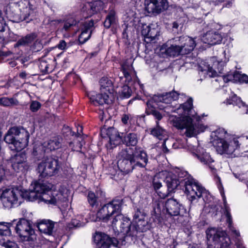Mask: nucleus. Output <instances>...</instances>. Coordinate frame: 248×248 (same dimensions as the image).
Instances as JSON below:
<instances>
[{
    "label": "nucleus",
    "instance_id": "nucleus-1",
    "mask_svg": "<svg viewBox=\"0 0 248 248\" xmlns=\"http://www.w3.org/2000/svg\"><path fill=\"white\" fill-rule=\"evenodd\" d=\"M171 103L172 102L168 104L162 102L158 103L159 109L164 110L165 112H175L182 116L180 117L170 115L169 117V121L171 124L178 129H185V134L187 137H194L204 130L205 127L202 124L197 125L194 124L192 118L190 116L191 115L193 117V115L191 114L192 99L191 98L188 99L186 102L177 107L170 105Z\"/></svg>",
    "mask_w": 248,
    "mask_h": 248
},
{
    "label": "nucleus",
    "instance_id": "nucleus-2",
    "mask_svg": "<svg viewBox=\"0 0 248 248\" xmlns=\"http://www.w3.org/2000/svg\"><path fill=\"white\" fill-rule=\"evenodd\" d=\"M163 176L165 177L164 181L167 186L168 192H171L179 186L180 188L184 190L191 203L201 197H202L204 201L206 202L205 197L209 195L208 192L187 171L180 170L177 176L167 172V174Z\"/></svg>",
    "mask_w": 248,
    "mask_h": 248
},
{
    "label": "nucleus",
    "instance_id": "nucleus-3",
    "mask_svg": "<svg viewBox=\"0 0 248 248\" xmlns=\"http://www.w3.org/2000/svg\"><path fill=\"white\" fill-rule=\"evenodd\" d=\"M31 187L32 188L23 195V198L31 202L37 201L38 203L56 205L66 202L69 195V190L65 188H61L59 191L52 190V185L47 182H35Z\"/></svg>",
    "mask_w": 248,
    "mask_h": 248
},
{
    "label": "nucleus",
    "instance_id": "nucleus-4",
    "mask_svg": "<svg viewBox=\"0 0 248 248\" xmlns=\"http://www.w3.org/2000/svg\"><path fill=\"white\" fill-rule=\"evenodd\" d=\"M121 202L118 200H114L103 206L96 214L97 221L102 220L104 222H108L112 219L111 225L116 227L120 223V229L121 232L127 235H134V232L131 231V221L129 218L125 217L120 214Z\"/></svg>",
    "mask_w": 248,
    "mask_h": 248
},
{
    "label": "nucleus",
    "instance_id": "nucleus-5",
    "mask_svg": "<svg viewBox=\"0 0 248 248\" xmlns=\"http://www.w3.org/2000/svg\"><path fill=\"white\" fill-rule=\"evenodd\" d=\"M228 137V133L223 128L211 133V141L218 154L236 155L235 153L239 151L244 142L248 144V137Z\"/></svg>",
    "mask_w": 248,
    "mask_h": 248
},
{
    "label": "nucleus",
    "instance_id": "nucleus-6",
    "mask_svg": "<svg viewBox=\"0 0 248 248\" xmlns=\"http://www.w3.org/2000/svg\"><path fill=\"white\" fill-rule=\"evenodd\" d=\"M33 1V0H18L10 3L5 11L7 18L15 22L26 20L34 9Z\"/></svg>",
    "mask_w": 248,
    "mask_h": 248
},
{
    "label": "nucleus",
    "instance_id": "nucleus-7",
    "mask_svg": "<svg viewBox=\"0 0 248 248\" xmlns=\"http://www.w3.org/2000/svg\"><path fill=\"white\" fill-rule=\"evenodd\" d=\"M122 69L124 77L120 78L122 80L124 79L126 84L122 88L121 95L124 98H128L133 93H136L137 90L141 92L143 86L140 84L132 65L124 63L122 65Z\"/></svg>",
    "mask_w": 248,
    "mask_h": 248
},
{
    "label": "nucleus",
    "instance_id": "nucleus-8",
    "mask_svg": "<svg viewBox=\"0 0 248 248\" xmlns=\"http://www.w3.org/2000/svg\"><path fill=\"white\" fill-rule=\"evenodd\" d=\"M29 137L30 134L25 129L13 127L8 131L4 140L10 144L12 150L20 151L28 146Z\"/></svg>",
    "mask_w": 248,
    "mask_h": 248
},
{
    "label": "nucleus",
    "instance_id": "nucleus-9",
    "mask_svg": "<svg viewBox=\"0 0 248 248\" xmlns=\"http://www.w3.org/2000/svg\"><path fill=\"white\" fill-rule=\"evenodd\" d=\"M184 96L185 94L183 93H178L175 91L169 92L165 94L155 95L147 102L146 113L147 115H153L157 120L156 122H158L162 119L163 115L155 109L153 103H155L158 106V103L160 102L168 104L170 103L172 100H177Z\"/></svg>",
    "mask_w": 248,
    "mask_h": 248
},
{
    "label": "nucleus",
    "instance_id": "nucleus-10",
    "mask_svg": "<svg viewBox=\"0 0 248 248\" xmlns=\"http://www.w3.org/2000/svg\"><path fill=\"white\" fill-rule=\"evenodd\" d=\"M183 206L173 198L168 199L165 203L162 200L155 201L153 203L154 212L158 222L161 221L162 215L177 216Z\"/></svg>",
    "mask_w": 248,
    "mask_h": 248
},
{
    "label": "nucleus",
    "instance_id": "nucleus-11",
    "mask_svg": "<svg viewBox=\"0 0 248 248\" xmlns=\"http://www.w3.org/2000/svg\"><path fill=\"white\" fill-rule=\"evenodd\" d=\"M206 237L209 242H213L215 248H245L242 244L231 245V241L226 232L218 229L211 228L206 231Z\"/></svg>",
    "mask_w": 248,
    "mask_h": 248
},
{
    "label": "nucleus",
    "instance_id": "nucleus-12",
    "mask_svg": "<svg viewBox=\"0 0 248 248\" xmlns=\"http://www.w3.org/2000/svg\"><path fill=\"white\" fill-rule=\"evenodd\" d=\"M224 59H218L217 57H214L211 58L209 63L204 64L203 66H200L199 70L202 73H206L210 77L218 76V73H222L224 70L225 63L229 61V59L226 58V51H223Z\"/></svg>",
    "mask_w": 248,
    "mask_h": 248
},
{
    "label": "nucleus",
    "instance_id": "nucleus-13",
    "mask_svg": "<svg viewBox=\"0 0 248 248\" xmlns=\"http://www.w3.org/2000/svg\"><path fill=\"white\" fill-rule=\"evenodd\" d=\"M117 158V166L121 171L128 173L136 168L133 161L132 155L128 153L127 148L122 149L119 152Z\"/></svg>",
    "mask_w": 248,
    "mask_h": 248
},
{
    "label": "nucleus",
    "instance_id": "nucleus-14",
    "mask_svg": "<svg viewBox=\"0 0 248 248\" xmlns=\"http://www.w3.org/2000/svg\"><path fill=\"white\" fill-rule=\"evenodd\" d=\"M16 231L22 241H32L35 237L30 221L25 218L19 219L16 224Z\"/></svg>",
    "mask_w": 248,
    "mask_h": 248
},
{
    "label": "nucleus",
    "instance_id": "nucleus-15",
    "mask_svg": "<svg viewBox=\"0 0 248 248\" xmlns=\"http://www.w3.org/2000/svg\"><path fill=\"white\" fill-rule=\"evenodd\" d=\"M21 196V192L18 189L6 188L1 194V202L4 207L10 208L14 205L20 204L18 201Z\"/></svg>",
    "mask_w": 248,
    "mask_h": 248
},
{
    "label": "nucleus",
    "instance_id": "nucleus-16",
    "mask_svg": "<svg viewBox=\"0 0 248 248\" xmlns=\"http://www.w3.org/2000/svg\"><path fill=\"white\" fill-rule=\"evenodd\" d=\"M193 155L197 157L201 163L208 167L211 171L215 170V162L209 153L202 147H195L191 146L189 147Z\"/></svg>",
    "mask_w": 248,
    "mask_h": 248
},
{
    "label": "nucleus",
    "instance_id": "nucleus-17",
    "mask_svg": "<svg viewBox=\"0 0 248 248\" xmlns=\"http://www.w3.org/2000/svg\"><path fill=\"white\" fill-rule=\"evenodd\" d=\"M222 26L217 23H212L211 24V30L207 31L203 34L201 40L203 43L210 45H215L220 44L223 39V35L218 31L214 30H219L221 29Z\"/></svg>",
    "mask_w": 248,
    "mask_h": 248
},
{
    "label": "nucleus",
    "instance_id": "nucleus-18",
    "mask_svg": "<svg viewBox=\"0 0 248 248\" xmlns=\"http://www.w3.org/2000/svg\"><path fill=\"white\" fill-rule=\"evenodd\" d=\"M93 25V21L92 19H81L78 21V30L76 31H74V33H76L78 31H81V33L78 37L79 43L84 44L90 39L94 28Z\"/></svg>",
    "mask_w": 248,
    "mask_h": 248
},
{
    "label": "nucleus",
    "instance_id": "nucleus-19",
    "mask_svg": "<svg viewBox=\"0 0 248 248\" xmlns=\"http://www.w3.org/2000/svg\"><path fill=\"white\" fill-rule=\"evenodd\" d=\"M96 248H109L111 246L119 247V242L115 238H110L108 235L96 232L93 236Z\"/></svg>",
    "mask_w": 248,
    "mask_h": 248
},
{
    "label": "nucleus",
    "instance_id": "nucleus-20",
    "mask_svg": "<svg viewBox=\"0 0 248 248\" xmlns=\"http://www.w3.org/2000/svg\"><path fill=\"white\" fill-rule=\"evenodd\" d=\"M11 162L13 169L17 172H24L30 168V165L27 162L26 154L24 152L17 154L12 157Z\"/></svg>",
    "mask_w": 248,
    "mask_h": 248
},
{
    "label": "nucleus",
    "instance_id": "nucleus-21",
    "mask_svg": "<svg viewBox=\"0 0 248 248\" xmlns=\"http://www.w3.org/2000/svg\"><path fill=\"white\" fill-rule=\"evenodd\" d=\"M61 146L60 139L58 137H55L44 142L40 146L35 147L33 149V154L34 155H37L45 152L58 149Z\"/></svg>",
    "mask_w": 248,
    "mask_h": 248
},
{
    "label": "nucleus",
    "instance_id": "nucleus-22",
    "mask_svg": "<svg viewBox=\"0 0 248 248\" xmlns=\"http://www.w3.org/2000/svg\"><path fill=\"white\" fill-rule=\"evenodd\" d=\"M167 0H145V10L149 14H158L168 7Z\"/></svg>",
    "mask_w": 248,
    "mask_h": 248
},
{
    "label": "nucleus",
    "instance_id": "nucleus-23",
    "mask_svg": "<svg viewBox=\"0 0 248 248\" xmlns=\"http://www.w3.org/2000/svg\"><path fill=\"white\" fill-rule=\"evenodd\" d=\"M218 189L219 190L220 194L222 196L224 206V215L226 217V221L227 223L228 224V227L229 228L230 230L232 232V233L235 236L238 237L240 236L239 232L237 231L234 227L232 226V220L231 215L230 213V208L227 204L226 198L225 196L224 192L223 190V188L221 184H219L218 186Z\"/></svg>",
    "mask_w": 248,
    "mask_h": 248
},
{
    "label": "nucleus",
    "instance_id": "nucleus-24",
    "mask_svg": "<svg viewBox=\"0 0 248 248\" xmlns=\"http://www.w3.org/2000/svg\"><path fill=\"white\" fill-rule=\"evenodd\" d=\"M174 40L179 44L182 51V55L189 53L196 46L195 41L187 36L177 37L174 38Z\"/></svg>",
    "mask_w": 248,
    "mask_h": 248
},
{
    "label": "nucleus",
    "instance_id": "nucleus-25",
    "mask_svg": "<svg viewBox=\"0 0 248 248\" xmlns=\"http://www.w3.org/2000/svg\"><path fill=\"white\" fill-rule=\"evenodd\" d=\"M136 167L145 168L148 164V158L146 152L140 147H136L131 154Z\"/></svg>",
    "mask_w": 248,
    "mask_h": 248
},
{
    "label": "nucleus",
    "instance_id": "nucleus-26",
    "mask_svg": "<svg viewBox=\"0 0 248 248\" xmlns=\"http://www.w3.org/2000/svg\"><path fill=\"white\" fill-rule=\"evenodd\" d=\"M168 45L164 44L160 48L162 53H165L170 56L175 57L180 54L182 55L181 48L178 42H175L174 38L168 42Z\"/></svg>",
    "mask_w": 248,
    "mask_h": 248
},
{
    "label": "nucleus",
    "instance_id": "nucleus-27",
    "mask_svg": "<svg viewBox=\"0 0 248 248\" xmlns=\"http://www.w3.org/2000/svg\"><path fill=\"white\" fill-rule=\"evenodd\" d=\"M155 217V214L153 211L152 214V217L149 220L146 217L135 224V228L136 231L141 232H146L151 228L155 226L156 224H158L160 222H158Z\"/></svg>",
    "mask_w": 248,
    "mask_h": 248
},
{
    "label": "nucleus",
    "instance_id": "nucleus-28",
    "mask_svg": "<svg viewBox=\"0 0 248 248\" xmlns=\"http://www.w3.org/2000/svg\"><path fill=\"white\" fill-rule=\"evenodd\" d=\"M150 133L158 139L164 140L162 144V151L165 154L168 153L169 150L166 145V142L167 141V139L166 137L167 132L163 128L159 125V122H156V126L151 129Z\"/></svg>",
    "mask_w": 248,
    "mask_h": 248
},
{
    "label": "nucleus",
    "instance_id": "nucleus-29",
    "mask_svg": "<svg viewBox=\"0 0 248 248\" xmlns=\"http://www.w3.org/2000/svg\"><path fill=\"white\" fill-rule=\"evenodd\" d=\"M221 79H223L224 82L232 81L233 82L248 83V76L245 74H241L237 71H235L232 74L231 73L226 76L220 77L215 80L217 81Z\"/></svg>",
    "mask_w": 248,
    "mask_h": 248
},
{
    "label": "nucleus",
    "instance_id": "nucleus-30",
    "mask_svg": "<svg viewBox=\"0 0 248 248\" xmlns=\"http://www.w3.org/2000/svg\"><path fill=\"white\" fill-rule=\"evenodd\" d=\"M167 174V171H162L157 173L154 177L153 181V186L154 189L158 194V196L161 199L165 198L168 195L169 192L168 191H163L162 190V185L159 181L158 180L159 178L164 180L163 175Z\"/></svg>",
    "mask_w": 248,
    "mask_h": 248
},
{
    "label": "nucleus",
    "instance_id": "nucleus-31",
    "mask_svg": "<svg viewBox=\"0 0 248 248\" xmlns=\"http://www.w3.org/2000/svg\"><path fill=\"white\" fill-rule=\"evenodd\" d=\"M141 33L144 36L145 41L149 43L155 41L159 35L158 28L154 25H151L144 28L141 31Z\"/></svg>",
    "mask_w": 248,
    "mask_h": 248
},
{
    "label": "nucleus",
    "instance_id": "nucleus-32",
    "mask_svg": "<svg viewBox=\"0 0 248 248\" xmlns=\"http://www.w3.org/2000/svg\"><path fill=\"white\" fill-rule=\"evenodd\" d=\"M104 7V3L101 0L94 1L91 3L86 4L83 8V11L85 12V10L88 9L86 17L92 16L95 13L99 12L103 10Z\"/></svg>",
    "mask_w": 248,
    "mask_h": 248
},
{
    "label": "nucleus",
    "instance_id": "nucleus-33",
    "mask_svg": "<svg viewBox=\"0 0 248 248\" xmlns=\"http://www.w3.org/2000/svg\"><path fill=\"white\" fill-rule=\"evenodd\" d=\"M78 21L74 18H69L64 21L63 26L60 29V31L64 36L68 37L73 33L72 32L73 27H76L78 29Z\"/></svg>",
    "mask_w": 248,
    "mask_h": 248
},
{
    "label": "nucleus",
    "instance_id": "nucleus-34",
    "mask_svg": "<svg viewBox=\"0 0 248 248\" xmlns=\"http://www.w3.org/2000/svg\"><path fill=\"white\" fill-rule=\"evenodd\" d=\"M54 223L49 220H43L37 224L39 231L46 235H51L53 234Z\"/></svg>",
    "mask_w": 248,
    "mask_h": 248
},
{
    "label": "nucleus",
    "instance_id": "nucleus-35",
    "mask_svg": "<svg viewBox=\"0 0 248 248\" xmlns=\"http://www.w3.org/2000/svg\"><path fill=\"white\" fill-rule=\"evenodd\" d=\"M226 103L227 104H232L234 106H237L241 108L242 113L248 114V106L241 100L240 98L237 96L236 94H233L231 97L227 99Z\"/></svg>",
    "mask_w": 248,
    "mask_h": 248
},
{
    "label": "nucleus",
    "instance_id": "nucleus-36",
    "mask_svg": "<svg viewBox=\"0 0 248 248\" xmlns=\"http://www.w3.org/2000/svg\"><path fill=\"white\" fill-rule=\"evenodd\" d=\"M47 165V161L46 157L43 158L42 160L38 163L37 171L41 178L51 176L50 171Z\"/></svg>",
    "mask_w": 248,
    "mask_h": 248
},
{
    "label": "nucleus",
    "instance_id": "nucleus-37",
    "mask_svg": "<svg viewBox=\"0 0 248 248\" xmlns=\"http://www.w3.org/2000/svg\"><path fill=\"white\" fill-rule=\"evenodd\" d=\"M110 94L108 93H102L96 94L95 96H92L91 99L94 105H102L104 104H109L111 102L109 99Z\"/></svg>",
    "mask_w": 248,
    "mask_h": 248
},
{
    "label": "nucleus",
    "instance_id": "nucleus-38",
    "mask_svg": "<svg viewBox=\"0 0 248 248\" xmlns=\"http://www.w3.org/2000/svg\"><path fill=\"white\" fill-rule=\"evenodd\" d=\"M46 158L51 176L57 174L61 168V163L58 159L51 157H46Z\"/></svg>",
    "mask_w": 248,
    "mask_h": 248
},
{
    "label": "nucleus",
    "instance_id": "nucleus-39",
    "mask_svg": "<svg viewBox=\"0 0 248 248\" xmlns=\"http://www.w3.org/2000/svg\"><path fill=\"white\" fill-rule=\"evenodd\" d=\"M100 92L111 94L112 91V82L107 77L102 78L100 80Z\"/></svg>",
    "mask_w": 248,
    "mask_h": 248
},
{
    "label": "nucleus",
    "instance_id": "nucleus-40",
    "mask_svg": "<svg viewBox=\"0 0 248 248\" xmlns=\"http://www.w3.org/2000/svg\"><path fill=\"white\" fill-rule=\"evenodd\" d=\"M117 22V19L114 11L110 10L106 16L104 22V26L106 28H109L111 26L115 25Z\"/></svg>",
    "mask_w": 248,
    "mask_h": 248
},
{
    "label": "nucleus",
    "instance_id": "nucleus-41",
    "mask_svg": "<svg viewBox=\"0 0 248 248\" xmlns=\"http://www.w3.org/2000/svg\"><path fill=\"white\" fill-rule=\"evenodd\" d=\"M122 141L127 146H134L137 144L138 139L136 134L129 133L124 136Z\"/></svg>",
    "mask_w": 248,
    "mask_h": 248
},
{
    "label": "nucleus",
    "instance_id": "nucleus-42",
    "mask_svg": "<svg viewBox=\"0 0 248 248\" xmlns=\"http://www.w3.org/2000/svg\"><path fill=\"white\" fill-rule=\"evenodd\" d=\"M110 131H108V133ZM111 132L112 134L111 135H110L109 133L108 134L109 136V143L111 145H116L120 143L122 140V138L116 130L112 129Z\"/></svg>",
    "mask_w": 248,
    "mask_h": 248
},
{
    "label": "nucleus",
    "instance_id": "nucleus-43",
    "mask_svg": "<svg viewBox=\"0 0 248 248\" xmlns=\"http://www.w3.org/2000/svg\"><path fill=\"white\" fill-rule=\"evenodd\" d=\"M12 224L11 223L1 222V236H10L11 234L10 227Z\"/></svg>",
    "mask_w": 248,
    "mask_h": 248
},
{
    "label": "nucleus",
    "instance_id": "nucleus-44",
    "mask_svg": "<svg viewBox=\"0 0 248 248\" xmlns=\"http://www.w3.org/2000/svg\"><path fill=\"white\" fill-rule=\"evenodd\" d=\"M146 217V215L144 212L137 209L133 216V222L135 224H136Z\"/></svg>",
    "mask_w": 248,
    "mask_h": 248
},
{
    "label": "nucleus",
    "instance_id": "nucleus-45",
    "mask_svg": "<svg viewBox=\"0 0 248 248\" xmlns=\"http://www.w3.org/2000/svg\"><path fill=\"white\" fill-rule=\"evenodd\" d=\"M88 201L92 207H96L98 205V198L94 193L89 191L88 194Z\"/></svg>",
    "mask_w": 248,
    "mask_h": 248
},
{
    "label": "nucleus",
    "instance_id": "nucleus-46",
    "mask_svg": "<svg viewBox=\"0 0 248 248\" xmlns=\"http://www.w3.org/2000/svg\"><path fill=\"white\" fill-rule=\"evenodd\" d=\"M1 245L5 248H19L17 245L14 241L1 238Z\"/></svg>",
    "mask_w": 248,
    "mask_h": 248
},
{
    "label": "nucleus",
    "instance_id": "nucleus-47",
    "mask_svg": "<svg viewBox=\"0 0 248 248\" xmlns=\"http://www.w3.org/2000/svg\"><path fill=\"white\" fill-rule=\"evenodd\" d=\"M17 101L13 98H8L6 97L1 98V105L4 106H9L15 104V102Z\"/></svg>",
    "mask_w": 248,
    "mask_h": 248
},
{
    "label": "nucleus",
    "instance_id": "nucleus-48",
    "mask_svg": "<svg viewBox=\"0 0 248 248\" xmlns=\"http://www.w3.org/2000/svg\"><path fill=\"white\" fill-rule=\"evenodd\" d=\"M41 106V104L40 102L37 101H32L30 105V109L32 112L37 111Z\"/></svg>",
    "mask_w": 248,
    "mask_h": 248
},
{
    "label": "nucleus",
    "instance_id": "nucleus-49",
    "mask_svg": "<svg viewBox=\"0 0 248 248\" xmlns=\"http://www.w3.org/2000/svg\"><path fill=\"white\" fill-rule=\"evenodd\" d=\"M43 48V45L40 41L36 40L31 46V49L33 51L38 52L41 50Z\"/></svg>",
    "mask_w": 248,
    "mask_h": 248
},
{
    "label": "nucleus",
    "instance_id": "nucleus-50",
    "mask_svg": "<svg viewBox=\"0 0 248 248\" xmlns=\"http://www.w3.org/2000/svg\"><path fill=\"white\" fill-rule=\"evenodd\" d=\"M186 140H177V143H174L172 145V146L174 148H186Z\"/></svg>",
    "mask_w": 248,
    "mask_h": 248
},
{
    "label": "nucleus",
    "instance_id": "nucleus-51",
    "mask_svg": "<svg viewBox=\"0 0 248 248\" xmlns=\"http://www.w3.org/2000/svg\"><path fill=\"white\" fill-rule=\"evenodd\" d=\"M49 64H47L45 60H42L40 62L39 67L41 71L45 72H49Z\"/></svg>",
    "mask_w": 248,
    "mask_h": 248
},
{
    "label": "nucleus",
    "instance_id": "nucleus-52",
    "mask_svg": "<svg viewBox=\"0 0 248 248\" xmlns=\"http://www.w3.org/2000/svg\"><path fill=\"white\" fill-rule=\"evenodd\" d=\"M25 37L26 40H27L28 44H29L36 38V34L34 33H32L27 35Z\"/></svg>",
    "mask_w": 248,
    "mask_h": 248
},
{
    "label": "nucleus",
    "instance_id": "nucleus-53",
    "mask_svg": "<svg viewBox=\"0 0 248 248\" xmlns=\"http://www.w3.org/2000/svg\"><path fill=\"white\" fill-rule=\"evenodd\" d=\"M131 118L130 114H124L122 118V121L123 124H126L128 123L129 119Z\"/></svg>",
    "mask_w": 248,
    "mask_h": 248
},
{
    "label": "nucleus",
    "instance_id": "nucleus-54",
    "mask_svg": "<svg viewBox=\"0 0 248 248\" xmlns=\"http://www.w3.org/2000/svg\"><path fill=\"white\" fill-rule=\"evenodd\" d=\"M57 46L59 49L63 50L66 47V43L64 41L62 40L59 42Z\"/></svg>",
    "mask_w": 248,
    "mask_h": 248
},
{
    "label": "nucleus",
    "instance_id": "nucleus-55",
    "mask_svg": "<svg viewBox=\"0 0 248 248\" xmlns=\"http://www.w3.org/2000/svg\"><path fill=\"white\" fill-rule=\"evenodd\" d=\"M28 44L27 40L25 39V37H23L19 39L17 42L16 45V46H24Z\"/></svg>",
    "mask_w": 248,
    "mask_h": 248
},
{
    "label": "nucleus",
    "instance_id": "nucleus-56",
    "mask_svg": "<svg viewBox=\"0 0 248 248\" xmlns=\"http://www.w3.org/2000/svg\"><path fill=\"white\" fill-rule=\"evenodd\" d=\"M19 76L22 78H25L27 76V74L25 72H22L19 74Z\"/></svg>",
    "mask_w": 248,
    "mask_h": 248
},
{
    "label": "nucleus",
    "instance_id": "nucleus-57",
    "mask_svg": "<svg viewBox=\"0 0 248 248\" xmlns=\"http://www.w3.org/2000/svg\"><path fill=\"white\" fill-rule=\"evenodd\" d=\"M72 224L74 226L77 227H81L82 226L81 223H79V222L76 223L74 220L73 221Z\"/></svg>",
    "mask_w": 248,
    "mask_h": 248
},
{
    "label": "nucleus",
    "instance_id": "nucleus-58",
    "mask_svg": "<svg viewBox=\"0 0 248 248\" xmlns=\"http://www.w3.org/2000/svg\"><path fill=\"white\" fill-rule=\"evenodd\" d=\"M82 127L81 126H79V128H78L77 132L78 134V136L80 135L81 133H82Z\"/></svg>",
    "mask_w": 248,
    "mask_h": 248
},
{
    "label": "nucleus",
    "instance_id": "nucleus-59",
    "mask_svg": "<svg viewBox=\"0 0 248 248\" xmlns=\"http://www.w3.org/2000/svg\"><path fill=\"white\" fill-rule=\"evenodd\" d=\"M82 144L80 142L78 143V147L77 148H76L75 149H74L75 150H77V151H79L80 149H81V146H82Z\"/></svg>",
    "mask_w": 248,
    "mask_h": 248
},
{
    "label": "nucleus",
    "instance_id": "nucleus-60",
    "mask_svg": "<svg viewBox=\"0 0 248 248\" xmlns=\"http://www.w3.org/2000/svg\"><path fill=\"white\" fill-rule=\"evenodd\" d=\"M179 26V25L177 23L174 22L173 23V25H172V28H175V29H177L178 27Z\"/></svg>",
    "mask_w": 248,
    "mask_h": 248
},
{
    "label": "nucleus",
    "instance_id": "nucleus-61",
    "mask_svg": "<svg viewBox=\"0 0 248 248\" xmlns=\"http://www.w3.org/2000/svg\"><path fill=\"white\" fill-rule=\"evenodd\" d=\"M207 3L209 4H213L214 5H216L217 4H218V2H217V1H209L207 2Z\"/></svg>",
    "mask_w": 248,
    "mask_h": 248
},
{
    "label": "nucleus",
    "instance_id": "nucleus-62",
    "mask_svg": "<svg viewBox=\"0 0 248 248\" xmlns=\"http://www.w3.org/2000/svg\"><path fill=\"white\" fill-rule=\"evenodd\" d=\"M10 86L9 83H6L5 85H1V87H5V88H9V87Z\"/></svg>",
    "mask_w": 248,
    "mask_h": 248
},
{
    "label": "nucleus",
    "instance_id": "nucleus-63",
    "mask_svg": "<svg viewBox=\"0 0 248 248\" xmlns=\"http://www.w3.org/2000/svg\"><path fill=\"white\" fill-rule=\"evenodd\" d=\"M92 56H95L97 54V53L96 52L93 53L91 54Z\"/></svg>",
    "mask_w": 248,
    "mask_h": 248
},
{
    "label": "nucleus",
    "instance_id": "nucleus-64",
    "mask_svg": "<svg viewBox=\"0 0 248 248\" xmlns=\"http://www.w3.org/2000/svg\"><path fill=\"white\" fill-rule=\"evenodd\" d=\"M223 1V0H218V1L219 2H221Z\"/></svg>",
    "mask_w": 248,
    "mask_h": 248
}]
</instances>
